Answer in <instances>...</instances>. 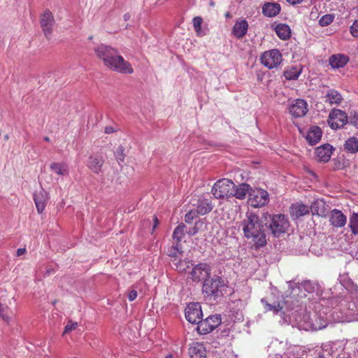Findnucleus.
<instances>
[{
    "label": "nucleus",
    "mask_w": 358,
    "mask_h": 358,
    "mask_svg": "<svg viewBox=\"0 0 358 358\" xmlns=\"http://www.w3.org/2000/svg\"><path fill=\"white\" fill-rule=\"evenodd\" d=\"M327 121L331 129H338L346 124L348 116L345 112L340 109H333L329 115Z\"/></svg>",
    "instance_id": "nucleus-9"
},
{
    "label": "nucleus",
    "mask_w": 358,
    "mask_h": 358,
    "mask_svg": "<svg viewBox=\"0 0 358 358\" xmlns=\"http://www.w3.org/2000/svg\"><path fill=\"white\" fill-rule=\"evenodd\" d=\"M349 227L353 234H358V214L354 213L350 217Z\"/></svg>",
    "instance_id": "nucleus-35"
},
{
    "label": "nucleus",
    "mask_w": 358,
    "mask_h": 358,
    "mask_svg": "<svg viewBox=\"0 0 358 358\" xmlns=\"http://www.w3.org/2000/svg\"><path fill=\"white\" fill-rule=\"evenodd\" d=\"M201 306L199 303H190L185 308V317L192 324H198L202 317Z\"/></svg>",
    "instance_id": "nucleus-12"
},
{
    "label": "nucleus",
    "mask_w": 358,
    "mask_h": 358,
    "mask_svg": "<svg viewBox=\"0 0 358 358\" xmlns=\"http://www.w3.org/2000/svg\"><path fill=\"white\" fill-rule=\"evenodd\" d=\"M302 69L301 67L289 66L284 71V76L286 80H296L301 73Z\"/></svg>",
    "instance_id": "nucleus-29"
},
{
    "label": "nucleus",
    "mask_w": 358,
    "mask_h": 358,
    "mask_svg": "<svg viewBox=\"0 0 358 358\" xmlns=\"http://www.w3.org/2000/svg\"><path fill=\"white\" fill-rule=\"evenodd\" d=\"M165 358H173V355H169L166 356Z\"/></svg>",
    "instance_id": "nucleus-51"
},
{
    "label": "nucleus",
    "mask_w": 358,
    "mask_h": 358,
    "mask_svg": "<svg viewBox=\"0 0 358 358\" xmlns=\"http://www.w3.org/2000/svg\"><path fill=\"white\" fill-rule=\"evenodd\" d=\"M221 323L220 315H210L205 320H201L197 325L196 329L199 334H207L213 331Z\"/></svg>",
    "instance_id": "nucleus-7"
},
{
    "label": "nucleus",
    "mask_w": 358,
    "mask_h": 358,
    "mask_svg": "<svg viewBox=\"0 0 358 358\" xmlns=\"http://www.w3.org/2000/svg\"><path fill=\"white\" fill-rule=\"evenodd\" d=\"M55 23L54 16L50 10H47L41 15L40 24L45 37L48 39L52 35Z\"/></svg>",
    "instance_id": "nucleus-11"
},
{
    "label": "nucleus",
    "mask_w": 358,
    "mask_h": 358,
    "mask_svg": "<svg viewBox=\"0 0 358 358\" xmlns=\"http://www.w3.org/2000/svg\"><path fill=\"white\" fill-rule=\"evenodd\" d=\"M12 311L6 305L0 303V317L7 323L11 320Z\"/></svg>",
    "instance_id": "nucleus-34"
},
{
    "label": "nucleus",
    "mask_w": 358,
    "mask_h": 358,
    "mask_svg": "<svg viewBox=\"0 0 358 358\" xmlns=\"http://www.w3.org/2000/svg\"><path fill=\"white\" fill-rule=\"evenodd\" d=\"M196 233H197V229L196 227H194L193 229L189 230V231L188 232V234L192 236L196 234Z\"/></svg>",
    "instance_id": "nucleus-48"
},
{
    "label": "nucleus",
    "mask_w": 358,
    "mask_h": 358,
    "mask_svg": "<svg viewBox=\"0 0 358 358\" xmlns=\"http://www.w3.org/2000/svg\"><path fill=\"white\" fill-rule=\"evenodd\" d=\"M329 222L335 227H342L347 222L346 216L339 210L334 209L330 214Z\"/></svg>",
    "instance_id": "nucleus-16"
},
{
    "label": "nucleus",
    "mask_w": 358,
    "mask_h": 358,
    "mask_svg": "<svg viewBox=\"0 0 358 358\" xmlns=\"http://www.w3.org/2000/svg\"><path fill=\"white\" fill-rule=\"evenodd\" d=\"M289 227L288 219L285 215L282 214L273 215L269 225L272 234L276 237L286 233Z\"/></svg>",
    "instance_id": "nucleus-5"
},
{
    "label": "nucleus",
    "mask_w": 358,
    "mask_h": 358,
    "mask_svg": "<svg viewBox=\"0 0 358 358\" xmlns=\"http://www.w3.org/2000/svg\"><path fill=\"white\" fill-rule=\"evenodd\" d=\"M114 132V129L112 127H106L105 128V133L106 134H112Z\"/></svg>",
    "instance_id": "nucleus-47"
},
{
    "label": "nucleus",
    "mask_w": 358,
    "mask_h": 358,
    "mask_svg": "<svg viewBox=\"0 0 358 358\" xmlns=\"http://www.w3.org/2000/svg\"><path fill=\"white\" fill-rule=\"evenodd\" d=\"M225 287L224 280L220 277H214L205 280L202 291L210 300H217L223 296V289Z\"/></svg>",
    "instance_id": "nucleus-3"
},
{
    "label": "nucleus",
    "mask_w": 358,
    "mask_h": 358,
    "mask_svg": "<svg viewBox=\"0 0 358 358\" xmlns=\"http://www.w3.org/2000/svg\"><path fill=\"white\" fill-rule=\"evenodd\" d=\"M5 139H8V135L5 136Z\"/></svg>",
    "instance_id": "nucleus-52"
},
{
    "label": "nucleus",
    "mask_w": 358,
    "mask_h": 358,
    "mask_svg": "<svg viewBox=\"0 0 358 358\" xmlns=\"http://www.w3.org/2000/svg\"><path fill=\"white\" fill-rule=\"evenodd\" d=\"M138 293L136 290H131L128 295V299L130 301H133L136 299Z\"/></svg>",
    "instance_id": "nucleus-44"
},
{
    "label": "nucleus",
    "mask_w": 358,
    "mask_h": 358,
    "mask_svg": "<svg viewBox=\"0 0 358 358\" xmlns=\"http://www.w3.org/2000/svg\"><path fill=\"white\" fill-rule=\"evenodd\" d=\"M248 23L245 20L236 22L232 29V34L237 38H242L247 33Z\"/></svg>",
    "instance_id": "nucleus-20"
},
{
    "label": "nucleus",
    "mask_w": 358,
    "mask_h": 358,
    "mask_svg": "<svg viewBox=\"0 0 358 358\" xmlns=\"http://www.w3.org/2000/svg\"><path fill=\"white\" fill-rule=\"evenodd\" d=\"M350 123L356 127L358 125V113L357 112L350 114Z\"/></svg>",
    "instance_id": "nucleus-43"
},
{
    "label": "nucleus",
    "mask_w": 358,
    "mask_h": 358,
    "mask_svg": "<svg viewBox=\"0 0 358 358\" xmlns=\"http://www.w3.org/2000/svg\"><path fill=\"white\" fill-rule=\"evenodd\" d=\"M344 150L350 153H356L358 152V138L351 137L345 141L344 143Z\"/></svg>",
    "instance_id": "nucleus-31"
},
{
    "label": "nucleus",
    "mask_w": 358,
    "mask_h": 358,
    "mask_svg": "<svg viewBox=\"0 0 358 358\" xmlns=\"http://www.w3.org/2000/svg\"><path fill=\"white\" fill-rule=\"evenodd\" d=\"M269 201L268 193L263 189H252L249 193L248 202L255 208H260L266 205Z\"/></svg>",
    "instance_id": "nucleus-8"
},
{
    "label": "nucleus",
    "mask_w": 358,
    "mask_h": 358,
    "mask_svg": "<svg viewBox=\"0 0 358 358\" xmlns=\"http://www.w3.org/2000/svg\"><path fill=\"white\" fill-rule=\"evenodd\" d=\"M261 301L264 304V309L266 312L272 311L275 315L283 310L285 305L287 303L286 301H283L275 303L273 304H270L264 299H262Z\"/></svg>",
    "instance_id": "nucleus-28"
},
{
    "label": "nucleus",
    "mask_w": 358,
    "mask_h": 358,
    "mask_svg": "<svg viewBox=\"0 0 358 358\" xmlns=\"http://www.w3.org/2000/svg\"><path fill=\"white\" fill-rule=\"evenodd\" d=\"M193 27L195 30V31L199 34L201 31V24L203 22V20L201 17H194L193 18Z\"/></svg>",
    "instance_id": "nucleus-38"
},
{
    "label": "nucleus",
    "mask_w": 358,
    "mask_h": 358,
    "mask_svg": "<svg viewBox=\"0 0 358 358\" xmlns=\"http://www.w3.org/2000/svg\"><path fill=\"white\" fill-rule=\"evenodd\" d=\"M78 327V323L76 322L69 321L64 327V334H69L70 331L75 330Z\"/></svg>",
    "instance_id": "nucleus-40"
},
{
    "label": "nucleus",
    "mask_w": 358,
    "mask_h": 358,
    "mask_svg": "<svg viewBox=\"0 0 358 358\" xmlns=\"http://www.w3.org/2000/svg\"><path fill=\"white\" fill-rule=\"evenodd\" d=\"M197 214H199L196 210H190L187 212L185 215V221L187 223H191L192 220L196 217Z\"/></svg>",
    "instance_id": "nucleus-39"
},
{
    "label": "nucleus",
    "mask_w": 358,
    "mask_h": 358,
    "mask_svg": "<svg viewBox=\"0 0 358 358\" xmlns=\"http://www.w3.org/2000/svg\"><path fill=\"white\" fill-rule=\"evenodd\" d=\"M94 50L97 58L101 59L109 70L122 74H131L134 72L130 63L124 60L115 48L100 44L95 47Z\"/></svg>",
    "instance_id": "nucleus-1"
},
{
    "label": "nucleus",
    "mask_w": 358,
    "mask_h": 358,
    "mask_svg": "<svg viewBox=\"0 0 358 358\" xmlns=\"http://www.w3.org/2000/svg\"><path fill=\"white\" fill-rule=\"evenodd\" d=\"M25 252H26V249L25 248H19L17 250V256H20V255H24Z\"/></svg>",
    "instance_id": "nucleus-46"
},
{
    "label": "nucleus",
    "mask_w": 358,
    "mask_h": 358,
    "mask_svg": "<svg viewBox=\"0 0 358 358\" xmlns=\"http://www.w3.org/2000/svg\"><path fill=\"white\" fill-rule=\"evenodd\" d=\"M310 207L303 203L292 204L290 207V214L294 218H299L309 213Z\"/></svg>",
    "instance_id": "nucleus-21"
},
{
    "label": "nucleus",
    "mask_w": 358,
    "mask_h": 358,
    "mask_svg": "<svg viewBox=\"0 0 358 358\" xmlns=\"http://www.w3.org/2000/svg\"><path fill=\"white\" fill-rule=\"evenodd\" d=\"M44 140H45V141H47V142H49V141H50V138H49V137H48V136L45 137V138H44Z\"/></svg>",
    "instance_id": "nucleus-50"
},
{
    "label": "nucleus",
    "mask_w": 358,
    "mask_h": 358,
    "mask_svg": "<svg viewBox=\"0 0 358 358\" xmlns=\"http://www.w3.org/2000/svg\"><path fill=\"white\" fill-rule=\"evenodd\" d=\"M234 188H235V184L232 180L222 178L213 185L211 193L215 199H227L231 196Z\"/></svg>",
    "instance_id": "nucleus-4"
},
{
    "label": "nucleus",
    "mask_w": 358,
    "mask_h": 358,
    "mask_svg": "<svg viewBox=\"0 0 358 358\" xmlns=\"http://www.w3.org/2000/svg\"><path fill=\"white\" fill-rule=\"evenodd\" d=\"M350 31L352 36L358 38V19L352 23Z\"/></svg>",
    "instance_id": "nucleus-41"
},
{
    "label": "nucleus",
    "mask_w": 358,
    "mask_h": 358,
    "mask_svg": "<svg viewBox=\"0 0 358 358\" xmlns=\"http://www.w3.org/2000/svg\"><path fill=\"white\" fill-rule=\"evenodd\" d=\"M250 190H252L250 186L246 183H241L233 189L231 196H235L238 199H243L246 195L250 193Z\"/></svg>",
    "instance_id": "nucleus-23"
},
{
    "label": "nucleus",
    "mask_w": 358,
    "mask_h": 358,
    "mask_svg": "<svg viewBox=\"0 0 358 358\" xmlns=\"http://www.w3.org/2000/svg\"><path fill=\"white\" fill-rule=\"evenodd\" d=\"M189 261L187 259L178 260L177 262L173 263L176 266V269L179 272H185L186 268L189 267Z\"/></svg>",
    "instance_id": "nucleus-36"
},
{
    "label": "nucleus",
    "mask_w": 358,
    "mask_h": 358,
    "mask_svg": "<svg viewBox=\"0 0 358 358\" xmlns=\"http://www.w3.org/2000/svg\"><path fill=\"white\" fill-rule=\"evenodd\" d=\"M334 19V17L333 15H324L320 19L319 24L322 27L327 26L333 22Z\"/></svg>",
    "instance_id": "nucleus-37"
},
{
    "label": "nucleus",
    "mask_w": 358,
    "mask_h": 358,
    "mask_svg": "<svg viewBox=\"0 0 358 358\" xmlns=\"http://www.w3.org/2000/svg\"><path fill=\"white\" fill-rule=\"evenodd\" d=\"M281 8L278 3H266L262 7V13L265 16L274 17L280 12Z\"/></svg>",
    "instance_id": "nucleus-24"
},
{
    "label": "nucleus",
    "mask_w": 358,
    "mask_h": 358,
    "mask_svg": "<svg viewBox=\"0 0 358 358\" xmlns=\"http://www.w3.org/2000/svg\"><path fill=\"white\" fill-rule=\"evenodd\" d=\"M322 134V132L321 129L317 126H314L308 131L306 135V140L310 145H315L321 139Z\"/></svg>",
    "instance_id": "nucleus-22"
},
{
    "label": "nucleus",
    "mask_w": 358,
    "mask_h": 358,
    "mask_svg": "<svg viewBox=\"0 0 358 358\" xmlns=\"http://www.w3.org/2000/svg\"><path fill=\"white\" fill-rule=\"evenodd\" d=\"M275 31L277 36L283 41L290 38L292 31L289 25L285 23H280L275 27Z\"/></svg>",
    "instance_id": "nucleus-25"
},
{
    "label": "nucleus",
    "mask_w": 358,
    "mask_h": 358,
    "mask_svg": "<svg viewBox=\"0 0 358 358\" xmlns=\"http://www.w3.org/2000/svg\"><path fill=\"white\" fill-rule=\"evenodd\" d=\"M324 101L330 105H339L343 101V96L337 90L331 89L327 92Z\"/></svg>",
    "instance_id": "nucleus-26"
},
{
    "label": "nucleus",
    "mask_w": 358,
    "mask_h": 358,
    "mask_svg": "<svg viewBox=\"0 0 358 358\" xmlns=\"http://www.w3.org/2000/svg\"><path fill=\"white\" fill-rule=\"evenodd\" d=\"M310 209L311 210L313 214L322 216L323 215L325 214V203L322 199H317L313 202L310 207Z\"/></svg>",
    "instance_id": "nucleus-30"
},
{
    "label": "nucleus",
    "mask_w": 358,
    "mask_h": 358,
    "mask_svg": "<svg viewBox=\"0 0 358 358\" xmlns=\"http://www.w3.org/2000/svg\"><path fill=\"white\" fill-rule=\"evenodd\" d=\"M308 110L306 101L301 99H296L289 107V113L295 117H303Z\"/></svg>",
    "instance_id": "nucleus-13"
},
{
    "label": "nucleus",
    "mask_w": 358,
    "mask_h": 358,
    "mask_svg": "<svg viewBox=\"0 0 358 358\" xmlns=\"http://www.w3.org/2000/svg\"><path fill=\"white\" fill-rule=\"evenodd\" d=\"M48 199V194L44 189H41L34 193V201L39 214L42 213L45 210Z\"/></svg>",
    "instance_id": "nucleus-14"
},
{
    "label": "nucleus",
    "mask_w": 358,
    "mask_h": 358,
    "mask_svg": "<svg viewBox=\"0 0 358 358\" xmlns=\"http://www.w3.org/2000/svg\"><path fill=\"white\" fill-rule=\"evenodd\" d=\"M213 204L210 199H201L199 201L196 212L200 215H206L213 210Z\"/></svg>",
    "instance_id": "nucleus-27"
},
{
    "label": "nucleus",
    "mask_w": 358,
    "mask_h": 358,
    "mask_svg": "<svg viewBox=\"0 0 358 358\" xmlns=\"http://www.w3.org/2000/svg\"><path fill=\"white\" fill-rule=\"evenodd\" d=\"M117 161L118 163L123 162L124 160V149L122 147L118 148L116 153Z\"/></svg>",
    "instance_id": "nucleus-42"
},
{
    "label": "nucleus",
    "mask_w": 358,
    "mask_h": 358,
    "mask_svg": "<svg viewBox=\"0 0 358 358\" xmlns=\"http://www.w3.org/2000/svg\"><path fill=\"white\" fill-rule=\"evenodd\" d=\"M282 61V55L277 49L266 51L261 57L262 64L270 69L278 67Z\"/></svg>",
    "instance_id": "nucleus-6"
},
{
    "label": "nucleus",
    "mask_w": 358,
    "mask_h": 358,
    "mask_svg": "<svg viewBox=\"0 0 358 358\" xmlns=\"http://www.w3.org/2000/svg\"><path fill=\"white\" fill-rule=\"evenodd\" d=\"M185 229V224L183 223H180L174 229L173 233V239L176 241L177 244L180 243L182 241V238L184 237Z\"/></svg>",
    "instance_id": "nucleus-33"
},
{
    "label": "nucleus",
    "mask_w": 358,
    "mask_h": 358,
    "mask_svg": "<svg viewBox=\"0 0 358 358\" xmlns=\"http://www.w3.org/2000/svg\"><path fill=\"white\" fill-rule=\"evenodd\" d=\"M153 220L155 222V225H154L153 228L155 229L156 227L157 226V224H159V221H158V219H157V217L156 216L153 217Z\"/></svg>",
    "instance_id": "nucleus-49"
},
{
    "label": "nucleus",
    "mask_w": 358,
    "mask_h": 358,
    "mask_svg": "<svg viewBox=\"0 0 358 358\" xmlns=\"http://www.w3.org/2000/svg\"><path fill=\"white\" fill-rule=\"evenodd\" d=\"M241 226L245 237L251 239L257 248L266 244L265 227L258 215L253 213H247Z\"/></svg>",
    "instance_id": "nucleus-2"
},
{
    "label": "nucleus",
    "mask_w": 358,
    "mask_h": 358,
    "mask_svg": "<svg viewBox=\"0 0 358 358\" xmlns=\"http://www.w3.org/2000/svg\"><path fill=\"white\" fill-rule=\"evenodd\" d=\"M333 147L329 144H325L316 148L315 152L317 159L320 162H328L332 155Z\"/></svg>",
    "instance_id": "nucleus-18"
},
{
    "label": "nucleus",
    "mask_w": 358,
    "mask_h": 358,
    "mask_svg": "<svg viewBox=\"0 0 358 358\" xmlns=\"http://www.w3.org/2000/svg\"><path fill=\"white\" fill-rule=\"evenodd\" d=\"M103 164L104 160L101 156L98 155H92L89 157L87 166L93 173L99 174L101 171Z\"/></svg>",
    "instance_id": "nucleus-15"
},
{
    "label": "nucleus",
    "mask_w": 358,
    "mask_h": 358,
    "mask_svg": "<svg viewBox=\"0 0 358 358\" xmlns=\"http://www.w3.org/2000/svg\"><path fill=\"white\" fill-rule=\"evenodd\" d=\"M210 275V267L206 263H199L196 265L189 273V278L194 282H200L203 280H207Z\"/></svg>",
    "instance_id": "nucleus-10"
},
{
    "label": "nucleus",
    "mask_w": 358,
    "mask_h": 358,
    "mask_svg": "<svg viewBox=\"0 0 358 358\" xmlns=\"http://www.w3.org/2000/svg\"><path fill=\"white\" fill-rule=\"evenodd\" d=\"M189 358H206V350L201 343H193L189 348Z\"/></svg>",
    "instance_id": "nucleus-17"
},
{
    "label": "nucleus",
    "mask_w": 358,
    "mask_h": 358,
    "mask_svg": "<svg viewBox=\"0 0 358 358\" xmlns=\"http://www.w3.org/2000/svg\"><path fill=\"white\" fill-rule=\"evenodd\" d=\"M50 167L58 175L65 176L69 173V166L66 164L53 162Z\"/></svg>",
    "instance_id": "nucleus-32"
},
{
    "label": "nucleus",
    "mask_w": 358,
    "mask_h": 358,
    "mask_svg": "<svg viewBox=\"0 0 358 358\" xmlns=\"http://www.w3.org/2000/svg\"><path fill=\"white\" fill-rule=\"evenodd\" d=\"M288 3L292 5H296L301 3L303 0H286Z\"/></svg>",
    "instance_id": "nucleus-45"
},
{
    "label": "nucleus",
    "mask_w": 358,
    "mask_h": 358,
    "mask_svg": "<svg viewBox=\"0 0 358 358\" xmlns=\"http://www.w3.org/2000/svg\"><path fill=\"white\" fill-rule=\"evenodd\" d=\"M348 56L343 54L333 55L329 59V64L333 69L343 68L348 63Z\"/></svg>",
    "instance_id": "nucleus-19"
},
{
    "label": "nucleus",
    "mask_w": 358,
    "mask_h": 358,
    "mask_svg": "<svg viewBox=\"0 0 358 358\" xmlns=\"http://www.w3.org/2000/svg\"><path fill=\"white\" fill-rule=\"evenodd\" d=\"M173 256L176 257V252H174V254H173Z\"/></svg>",
    "instance_id": "nucleus-53"
}]
</instances>
